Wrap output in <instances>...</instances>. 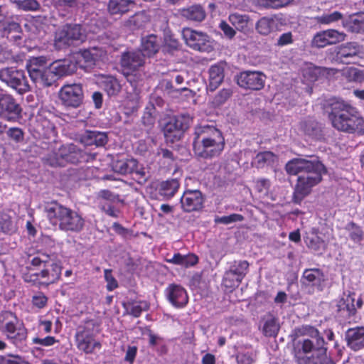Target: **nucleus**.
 <instances>
[{"label": "nucleus", "mask_w": 364, "mask_h": 364, "mask_svg": "<svg viewBox=\"0 0 364 364\" xmlns=\"http://www.w3.org/2000/svg\"><path fill=\"white\" fill-rule=\"evenodd\" d=\"M285 169L289 174L298 176L294 192V201L296 203L310 193L311 188L321 181L323 175L326 173V167L316 158H294L287 163Z\"/></svg>", "instance_id": "f257e3e1"}, {"label": "nucleus", "mask_w": 364, "mask_h": 364, "mask_svg": "<svg viewBox=\"0 0 364 364\" xmlns=\"http://www.w3.org/2000/svg\"><path fill=\"white\" fill-rule=\"evenodd\" d=\"M193 142L195 154L205 159L218 156L224 149L225 139L213 126L200 125L195 128Z\"/></svg>", "instance_id": "f03ea898"}, {"label": "nucleus", "mask_w": 364, "mask_h": 364, "mask_svg": "<svg viewBox=\"0 0 364 364\" xmlns=\"http://www.w3.org/2000/svg\"><path fill=\"white\" fill-rule=\"evenodd\" d=\"M331 107L329 119L336 129L349 133L364 134V119L355 107L342 100H334Z\"/></svg>", "instance_id": "7ed1b4c3"}, {"label": "nucleus", "mask_w": 364, "mask_h": 364, "mask_svg": "<svg viewBox=\"0 0 364 364\" xmlns=\"http://www.w3.org/2000/svg\"><path fill=\"white\" fill-rule=\"evenodd\" d=\"M45 212L50 223L62 231L78 233L85 227V220L80 213L57 202L48 203Z\"/></svg>", "instance_id": "20e7f679"}, {"label": "nucleus", "mask_w": 364, "mask_h": 364, "mask_svg": "<svg viewBox=\"0 0 364 364\" xmlns=\"http://www.w3.org/2000/svg\"><path fill=\"white\" fill-rule=\"evenodd\" d=\"M146 60L145 55L141 50H129L122 54L120 63L122 72L134 90L141 85L144 80Z\"/></svg>", "instance_id": "39448f33"}, {"label": "nucleus", "mask_w": 364, "mask_h": 364, "mask_svg": "<svg viewBox=\"0 0 364 364\" xmlns=\"http://www.w3.org/2000/svg\"><path fill=\"white\" fill-rule=\"evenodd\" d=\"M309 338L304 339L301 348L305 353H312L313 364H334L326 355L325 341L317 329L309 327L307 330Z\"/></svg>", "instance_id": "423d86ee"}, {"label": "nucleus", "mask_w": 364, "mask_h": 364, "mask_svg": "<svg viewBox=\"0 0 364 364\" xmlns=\"http://www.w3.org/2000/svg\"><path fill=\"white\" fill-rule=\"evenodd\" d=\"M0 330L16 346L27 338V330L23 322L11 311L0 313Z\"/></svg>", "instance_id": "0eeeda50"}, {"label": "nucleus", "mask_w": 364, "mask_h": 364, "mask_svg": "<svg viewBox=\"0 0 364 364\" xmlns=\"http://www.w3.org/2000/svg\"><path fill=\"white\" fill-rule=\"evenodd\" d=\"M85 38L86 30L80 24H66L55 31L54 46L56 49L60 50L75 42H82Z\"/></svg>", "instance_id": "6e6552de"}, {"label": "nucleus", "mask_w": 364, "mask_h": 364, "mask_svg": "<svg viewBox=\"0 0 364 364\" xmlns=\"http://www.w3.org/2000/svg\"><path fill=\"white\" fill-rule=\"evenodd\" d=\"M97 327L93 321H89L83 326H80L76 332L75 338L77 347L85 353H92L97 349H100L101 343L95 340Z\"/></svg>", "instance_id": "1a4fd4ad"}, {"label": "nucleus", "mask_w": 364, "mask_h": 364, "mask_svg": "<svg viewBox=\"0 0 364 364\" xmlns=\"http://www.w3.org/2000/svg\"><path fill=\"white\" fill-rule=\"evenodd\" d=\"M0 80L19 94H23L30 90L24 71L14 67L0 69Z\"/></svg>", "instance_id": "9d476101"}, {"label": "nucleus", "mask_w": 364, "mask_h": 364, "mask_svg": "<svg viewBox=\"0 0 364 364\" xmlns=\"http://www.w3.org/2000/svg\"><path fill=\"white\" fill-rule=\"evenodd\" d=\"M356 306L360 308L362 306L361 299H358L355 304L354 294L344 295L337 302L336 317L340 323L350 324L357 322Z\"/></svg>", "instance_id": "9b49d317"}, {"label": "nucleus", "mask_w": 364, "mask_h": 364, "mask_svg": "<svg viewBox=\"0 0 364 364\" xmlns=\"http://www.w3.org/2000/svg\"><path fill=\"white\" fill-rule=\"evenodd\" d=\"M191 122L188 114H180L171 119L164 127V137L168 142L178 141L183 132L187 129Z\"/></svg>", "instance_id": "f8f14e48"}, {"label": "nucleus", "mask_w": 364, "mask_h": 364, "mask_svg": "<svg viewBox=\"0 0 364 364\" xmlns=\"http://www.w3.org/2000/svg\"><path fill=\"white\" fill-rule=\"evenodd\" d=\"M59 99L62 105L66 107H79L84 100L82 85L76 83L63 85L59 91Z\"/></svg>", "instance_id": "ddd939ff"}, {"label": "nucleus", "mask_w": 364, "mask_h": 364, "mask_svg": "<svg viewBox=\"0 0 364 364\" xmlns=\"http://www.w3.org/2000/svg\"><path fill=\"white\" fill-rule=\"evenodd\" d=\"M235 80L241 88L257 91L264 87L266 75L261 71L245 70L238 73Z\"/></svg>", "instance_id": "4468645a"}, {"label": "nucleus", "mask_w": 364, "mask_h": 364, "mask_svg": "<svg viewBox=\"0 0 364 364\" xmlns=\"http://www.w3.org/2000/svg\"><path fill=\"white\" fill-rule=\"evenodd\" d=\"M182 35L186 44L196 50L208 52L212 49L210 38L205 33L186 28Z\"/></svg>", "instance_id": "2eb2a0df"}, {"label": "nucleus", "mask_w": 364, "mask_h": 364, "mask_svg": "<svg viewBox=\"0 0 364 364\" xmlns=\"http://www.w3.org/2000/svg\"><path fill=\"white\" fill-rule=\"evenodd\" d=\"M22 109L9 94L0 93V116L7 121H16L21 116Z\"/></svg>", "instance_id": "dca6fc26"}, {"label": "nucleus", "mask_w": 364, "mask_h": 364, "mask_svg": "<svg viewBox=\"0 0 364 364\" xmlns=\"http://www.w3.org/2000/svg\"><path fill=\"white\" fill-rule=\"evenodd\" d=\"M77 148L73 144H67L60 146L57 152L50 154L47 161L51 166H63L66 162L75 163L77 161Z\"/></svg>", "instance_id": "f3484780"}, {"label": "nucleus", "mask_w": 364, "mask_h": 364, "mask_svg": "<svg viewBox=\"0 0 364 364\" xmlns=\"http://www.w3.org/2000/svg\"><path fill=\"white\" fill-rule=\"evenodd\" d=\"M203 203L204 197L198 190H187L181 198V208L187 213L200 210Z\"/></svg>", "instance_id": "a211bd4d"}, {"label": "nucleus", "mask_w": 364, "mask_h": 364, "mask_svg": "<svg viewBox=\"0 0 364 364\" xmlns=\"http://www.w3.org/2000/svg\"><path fill=\"white\" fill-rule=\"evenodd\" d=\"M360 50V46L355 42L342 44L337 48L336 58L343 63H351L358 56Z\"/></svg>", "instance_id": "6ab92c4d"}, {"label": "nucleus", "mask_w": 364, "mask_h": 364, "mask_svg": "<svg viewBox=\"0 0 364 364\" xmlns=\"http://www.w3.org/2000/svg\"><path fill=\"white\" fill-rule=\"evenodd\" d=\"M166 295L170 303L177 308L183 307L188 301L186 291L180 285H169L166 289Z\"/></svg>", "instance_id": "aec40b11"}, {"label": "nucleus", "mask_w": 364, "mask_h": 364, "mask_svg": "<svg viewBox=\"0 0 364 364\" xmlns=\"http://www.w3.org/2000/svg\"><path fill=\"white\" fill-rule=\"evenodd\" d=\"M61 266L56 262H48L39 272L41 284L48 286L56 282L61 275Z\"/></svg>", "instance_id": "412c9836"}, {"label": "nucleus", "mask_w": 364, "mask_h": 364, "mask_svg": "<svg viewBox=\"0 0 364 364\" xmlns=\"http://www.w3.org/2000/svg\"><path fill=\"white\" fill-rule=\"evenodd\" d=\"M347 346L354 351L364 348V327L352 328L346 332Z\"/></svg>", "instance_id": "4be33fe9"}, {"label": "nucleus", "mask_w": 364, "mask_h": 364, "mask_svg": "<svg viewBox=\"0 0 364 364\" xmlns=\"http://www.w3.org/2000/svg\"><path fill=\"white\" fill-rule=\"evenodd\" d=\"M80 141L85 146H102L107 144V136L104 132L87 130L80 136Z\"/></svg>", "instance_id": "5701e85b"}, {"label": "nucleus", "mask_w": 364, "mask_h": 364, "mask_svg": "<svg viewBox=\"0 0 364 364\" xmlns=\"http://www.w3.org/2000/svg\"><path fill=\"white\" fill-rule=\"evenodd\" d=\"M305 284L316 287L321 291L324 287L325 275L319 269H309L304 270L302 276Z\"/></svg>", "instance_id": "b1692460"}, {"label": "nucleus", "mask_w": 364, "mask_h": 364, "mask_svg": "<svg viewBox=\"0 0 364 364\" xmlns=\"http://www.w3.org/2000/svg\"><path fill=\"white\" fill-rule=\"evenodd\" d=\"M30 78L39 87H50L56 82V75L52 73L49 67L38 71Z\"/></svg>", "instance_id": "393cba45"}, {"label": "nucleus", "mask_w": 364, "mask_h": 364, "mask_svg": "<svg viewBox=\"0 0 364 364\" xmlns=\"http://www.w3.org/2000/svg\"><path fill=\"white\" fill-rule=\"evenodd\" d=\"M49 68L56 75L57 80L61 76L73 73L76 70V65L69 60H63L53 63Z\"/></svg>", "instance_id": "a878e982"}, {"label": "nucleus", "mask_w": 364, "mask_h": 364, "mask_svg": "<svg viewBox=\"0 0 364 364\" xmlns=\"http://www.w3.org/2000/svg\"><path fill=\"white\" fill-rule=\"evenodd\" d=\"M137 166L136 160L131 159H121L114 160L112 163V170L119 174H127L134 172Z\"/></svg>", "instance_id": "bb28decb"}, {"label": "nucleus", "mask_w": 364, "mask_h": 364, "mask_svg": "<svg viewBox=\"0 0 364 364\" xmlns=\"http://www.w3.org/2000/svg\"><path fill=\"white\" fill-rule=\"evenodd\" d=\"M160 48V42L155 35H149L141 40V51L145 58H150L155 55Z\"/></svg>", "instance_id": "cd10ccee"}, {"label": "nucleus", "mask_w": 364, "mask_h": 364, "mask_svg": "<svg viewBox=\"0 0 364 364\" xmlns=\"http://www.w3.org/2000/svg\"><path fill=\"white\" fill-rule=\"evenodd\" d=\"M224 67L221 64L212 65L209 69L208 90L214 91L221 84L224 79Z\"/></svg>", "instance_id": "c85d7f7f"}, {"label": "nucleus", "mask_w": 364, "mask_h": 364, "mask_svg": "<svg viewBox=\"0 0 364 364\" xmlns=\"http://www.w3.org/2000/svg\"><path fill=\"white\" fill-rule=\"evenodd\" d=\"M343 26L355 33H364V12L354 14L343 21Z\"/></svg>", "instance_id": "c756f323"}, {"label": "nucleus", "mask_w": 364, "mask_h": 364, "mask_svg": "<svg viewBox=\"0 0 364 364\" xmlns=\"http://www.w3.org/2000/svg\"><path fill=\"white\" fill-rule=\"evenodd\" d=\"M168 263L182 266L188 268L196 265L198 262V257L194 254L181 255L180 253L174 254L173 256L167 259Z\"/></svg>", "instance_id": "7c9ffc66"}, {"label": "nucleus", "mask_w": 364, "mask_h": 364, "mask_svg": "<svg viewBox=\"0 0 364 364\" xmlns=\"http://www.w3.org/2000/svg\"><path fill=\"white\" fill-rule=\"evenodd\" d=\"M262 333L267 337L277 336L279 330V323L277 318L272 315H267L263 318Z\"/></svg>", "instance_id": "2f4dec72"}, {"label": "nucleus", "mask_w": 364, "mask_h": 364, "mask_svg": "<svg viewBox=\"0 0 364 364\" xmlns=\"http://www.w3.org/2000/svg\"><path fill=\"white\" fill-rule=\"evenodd\" d=\"M123 307L127 314L134 317H139L142 311L149 309V304L144 301H132L123 303Z\"/></svg>", "instance_id": "473e14b6"}, {"label": "nucleus", "mask_w": 364, "mask_h": 364, "mask_svg": "<svg viewBox=\"0 0 364 364\" xmlns=\"http://www.w3.org/2000/svg\"><path fill=\"white\" fill-rule=\"evenodd\" d=\"M277 28L276 20L270 18L263 17L259 19L256 24L257 31L264 36H267L275 31Z\"/></svg>", "instance_id": "72a5a7b5"}, {"label": "nucleus", "mask_w": 364, "mask_h": 364, "mask_svg": "<svg viewBox=\"0 0 364 364\" xmlns=\"http://www.w3.org/2000/svg\"><path fill=\"white\" fill-rule=\"evenodd\" d=\"M46 64L47 59L44 56L35 57L29 59L26 65L29 77H31L38 71L46 68Z\"/></svg>", "instance_id": "f704fd0d"}, {"label": "nucleus", "mask_w": 364, "mask_h": 364, "mask_svg": "<svg viewBox=\"0 0 364 364\" xmlns=\"http://www.w3.org/2000/svg\"><path fill=\"white\" fill-rule=\"evenodd\" d=\"M180 183L177 179L163 181L160 184L159 193L161 196L170 198L174 196L179 188Z\"/></svg>", "instance_id": "c9c22d12"}, {"label": "nucleus", "mask_w": 364, "mask_h": 364, "mask_svg": "<svg viewBox=\"0 0 364 364\" xmlns=\"http://www.w3.org/2000/svg\"><path fill=\"white\" fill-rule=\"evenodd\" d=\"M277 156L270 151L259 153L253 159L252 164L257 168H263L265 166H269L274 163Z\"/></svg>", "instance_id": "e433bc0d"}, {"label": "nucleus", "mask_w": 364, "mask_h": 364, "mask_svg": "<svg viewBox=\"0 0 364 364\" xmlns=\"http://www.w3.org/2000/svg\"><path fill=\"white\" fill-rule=\"evenodd\" d=\"M181 14L182 16L186 18L195 21H201L205 16V11L199 5L192 6L189 8L183 9Z\"/></svg>", "instance_id": "4c0bfd02"}, {"label": "nucleus", "mask_w": 364, "mask_h": 364, "mask_svg": "<svg viewBox=\"0 0 364 364\" xmlns=\"http://www.w3.org/2000/svg\"><path fill=\"white\" fill-rule=\"evenodd\" d=\"M228 18L232 26L240 31L247 29L250 21V18L247 15L241 14L237 12L230 14Z\"/></svg>", "instance_id": "58836bf2"}, {"label": "nucleus", "mask_w": 364, "mask_h": 364, "mask_svg": "<svg viewBox=\"0 0 364 364\" xmlns=\"http://www.w3.org/2000/svg\"><path fill=\"white\" fill-rule=\"evenodd\" d=\"M249 263L247 261L235 262L230 267V271L235 275L237 276V282H242V280L247 274L248 271Z\"/></svg>", "instance_id": "ea45409f"}, {"label": "nucleus", "mask_w": 364, "mask_h": 364, "mask_svg": "<svg viewBox=\"0 0 364 364\" xmlns=\"http://www.w3.org/2000/svg\"><path fill=\"white\" fill-rule=\"evenodd\" d=\"M103 53L104 52L102 50L93 47L87 50H84L81 53V57L89 65H94L96 61L100 60L102 57Z\"/></svg>", "instance_id": "a19ab883"}, {"label": "nucleus", "mask_w": 364, "mask_h": 364, "mask_svg": "<svg viewBox=\"0 0 364 364\" xmlns=\"http://www.w3.org/2000/svg\"><path fill=\"white\" fill-rule=\"evenodd\" d=\"M134 1H109L107 4L108 11L111 14H118L127 12L130 4Z\"/></svg>", "instance_id": "79ce46f5"}, {"label": "nucleus", "mask_w": 364, "mask_h": 364, "mask_svg": "<svg viewBox=\"0 0 364 364\" xmlns=\"http://www.w3.org/2000/svg\"><path fill=\"white\" fill-rule=\"evenodd\" d=\"M104 90L109 96L117 95L121 90V85L114 77H108L104 82Z\"/></svg>", "instance_id": "37998d69"}, {"label": "nucleus", "mask_w": 364, "mask_h": 364, "mask_svg": "<svg viewBox=\"0 0 364 364\" xmlns=\"http://www.w3.org/2000/svg\"><path fill=\"white\" fill-rule=\"evenodd\" d=\"M348 232L350 238L355 242H360L363 237V232L359 226L354 223H348L345 228Z\"/></svg>", "instance_id": "c03bdc74"}, {"label": "nucleus", "mask_w": 364, "mask_h": 364, "mask_svg": "<svg viewBox=\"0 0 364 364\" xmlns=\"http://www.w3.org/2000/svg\"><path fill=\"white\" fill-rule=\"evenodd\" d=\"M306 245L311 250L321 252L326 249V243L320 237L314 235L306 239Z\"/></svg>", "instance_id": "a18cd8bd"}, {"label": "nucleus", "mask_w": 364, "mask_h": 364, "mask_svg": "<svg viewBox=\"0 0 364 364\" xmlns=\"http://www.w3.org/2000/svg\"><path fill=\"white\" fill-rule=\"evenodd\" d=\"M257 360V355L253 351H239L236 355L237 364H253Z\"/></svg>", "instance_id": "49530a36"}, {"label": "nucleus", "mask_w": 364, "mask_h": 364, "mask_svg": "<svg viewBox=\"0 0 364 364\" xmlns=\"http://www.w3.org/2000/svg\"><path fill=\"white\" fill-rule=\"evenodd\" d=\"M0 231L9 233L14 231L11 218L7 214L0 212Z\"/></svg>", "instance_id": "de8ad7c7"}, {"label": "nucleus", "mask_w": 364, "mask_h": 364, "mask_svg": "<svg viewBox=\"0 0 364 364\" xmlns=\"http://www.w3.org/2000/svg\"><path fill=\"white\" fill-rule=\"evenodd\" d=\"M325 31L330 45L343 41L346 36L344 33L333 29H328Z\"/></svg>", "instance_id": "09e8293b"}, {"label": "nucleus", "mask_w": 364, "mask_h": 364, "mask_svg": "<svg viewBox=\"0 0 364 364\" xmlns=\"http://www.w3.org/2000/svg\"><path fill=\"white\" fill-rule=\"evenodd\" d=\"M244 220V217L237 213H233L230 215H225L223 217H217L215 218V223H221L224 225H228L230 223L240 222Z\"/></svg>", "instance_id": "8fccbe9b"}, {"label": "nucleus", "mask_w": 364, "mask_h": 364, "mask_svg": "<svg viewBox=\"0 0 364 364\" xmlns=\"http://www.w3.org/2000/svg\"><path fill=\"white\" fill-rule=\"evenodd\" d=\"M232 91L231 89L221 90L214 97L213 103L215 106H220L225 103L226 100L232 95Z\"/></svg>", "instance_id": "3c124183"}, {"label": "nucleus", "mask_w": 364, "mask_h": 364, "mask_svg": "<svg viewBox=\"0 0 364 364\" xmlns=\"http://www.w3.org/2000/svg\"><path fill=\"white\" fill-rule=\"evenodd\" d=\"M7 136L16 143L21 142L24 138V132L21 128L11 127L6 131Z\"/></svg>", "instance_id": "603ef678"}, {"label": "nucleus", "mask_w": 364, "mask_h": 364, "mask_svg": "<svg viewBox=\"0 0 364 364\" xmlns=\"http://www.w3.org/2000/svg\"><path fill=\"white\" fill-rule=\"evenodd\" d=\"M312 45L316 48H324L325 46L330 45L325 31L317 33L314 36L312 40Z\"/></svg>", "instance_id": "864d4df0"}, {"label": "nucleus", "mask_w": 364, "mask_h": 364, "mask_svg": "<svg viewBox=\"0 0 364 364\" xmlns=\"http://www.w3.org/2000/svg\"><path fill=\"white\" fill-rule=\"evenodd\" d=\"M237 276L235 275L231 271L228 270L225 272L223 278V284L226 288L237 287L241 282H237Z\"/></svg>", "instance_id": "5fc2aeb1"}, {"label": "nucleus", "mask_w": 364, "mask_h": 364, "mask_svg": "<svg viewBox=\"0 0 364 364\" xmlns=\"http://www.w3.org/2000/svg\"><path fill=\"white\" fill-rule=\"evenodd\" d=\"M19 28L21 27L18 23L14 21L6 22L2 28L3 36L7 38L12 33H18Z\"/></svg>", "instance_id": "6e6d98bb"}, {"label": "nucleus", "mask_w": 364, "mask_h": 364, "mask_svg": "<svg viewBox=\"0 0 364 364\" xmlns=\"http://www.w3.org/2000/svg\"><path fill=\"white\" fill-rule=\"evenodd\" d=\"M341 18L342 14L340 12L334 11L331 14H326L320 16L319 22L321 23L329 24L338 21Z\"/></svg>", "instance_id": "4d7b16f0"}, {"label": "nucleus", "mask_w": 364, "mask_h": 364, "mask_svg": "<svg viewBox=\"0 0 364 364\" xmlns=\"http://www.w3.org/2000/svg\"><path fill=\"white\" fill-rule=\"evenodd\" d=\"M347 75L350 81L362 82L364 80V75L362 71L355 68L348 69Z\"/></svg>", "instance_id": "13d9d810"}, {"label": "nucleus", "mask_w": 364, "mask_h": 364, "mask_svg": "<svg viewBox=\"0 0 364 364\" xmlns=\"http://www.w3.org/2000/svg\"><path fill=\"white\" fill-rule=\"evenodd\" d=\"M105 279L107 282V289L108 291H112L118 287V284L115 278L112 274L110 269H105Z\"/></svg>", "instance_id": "bf43d9fd"}, {"label": "nucleus", "mask_w": 364, "mask_h": 364, "mask_svg": "<svg viewBox=\"0 0 364 364\" xmlns=\"http://www.w3.org/2000/svg\"><path fill=\"white\" fill-rule=\"evenodd\" d=\"M17 6L24 11H36L39 9L38 1H14Z\"/></svg>", "instance_id": "052dcab7"}, {"label": "nucleus", "mask_w": 364, "mask_h": 364, "mask_svg": "<svg viewBox=\"0 0 364 364\" xmlns=\"http://www.w3.org/2000/svg\"><path fill=\"white\" fill-rule=\"evenodd\" d=\"M0 364H30L27 360L18 355L3 358Z\"/></svg>", "instance_id": "680f3d73"}, {"label": "nucleus", "mask_w": 364, "mask_h": 364, "mask_svg": "<svg viewBox=\"0 0 364 364\" xmlns=\"http://www.w3.org/2000/svg\"><path fill=\"white\" fill-rule=\"evenodd\" d=\"M33 343L35 344H38L43 346H52L55 343L58 342V341L53 337V336H46L43 338H40L38 337H36L33 338Z\"/></svg>", "instance_id": "e2e57ef3"}, {"label": "nucleus", "mask_w": 364, "mask_h": 364, "mask_svg": "<svg viewBox=\"0 0 364 364\" xmlns=\"http://www.w3.org/2000/svg\"><path fill=\"white\" fill-rule=\"evenodd\" d=\"M293 43V36L291 32L282 33L277 41V46L282 47Z\"/></svg>", "instance_id": "0e129e2a"}, {"label": "nucleus", "mask_w": 364, "mask_h": 364, "mask_svg": "<svg viewBox=\"0 0 364 364\" xmlns=\"http://www.w3.org/2000/svg\"><path fill=\"white\" fill-rule=\"evenodd\" d=\"M48 256L42 255L41 256H34L30 259L29 262L34 267H40L43 264V267L48 262Z\"/></svg>", "instance_id": "69168bd1"}, {"label": "nucleus", "mask_w": 364, "mask_h": 364, "mask_svg": "<svg viewBox=\"0 0 364 364\" xmlns=\"http://www.w3.org/2000/svg\"><path fill=\"white\" fill-rule=\"evenodd\" d=\"M219 28L223 31L225 36L229 38H233L236 33L235 31L224 21L220 23Z\"/></svg>", "instance_id": "338daca9"}, {"label": "nucleus", "mask_w": 364, "mask_h": 364, "mask_svg": "<svg viewBox=\"0 0 364 364\" xmlns=\"http://www.w3.org/2000/svg\"><path fill=\"white\" fill-rule=\"evenodd\" d=\"M32 301L34 306L43 308L47 303V297L43 294L39 293L33 296Z\"/></svg>", "instance_id": "774afa93"}]
</instances>
